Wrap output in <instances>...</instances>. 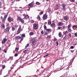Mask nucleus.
Masks as SVG:
<instances>
[{
    "label": "nucleus",
    "instance_id": "f257e3e1",
    "mask_svg": "<svg viewBox=\"0 0 77 77\" xmlns=\"http://www.w3.org/2000/svg\"><path fill=\"white\" fill-rule=\"evenodd\" d=\"M15 38L17 40H18V39H21L20 41V42L21 43V42H22V41H23V39H24V38L22 36H15Z\"/></svg>",
    "mask_w": 77,
    "mask_h": 77
},
{
    "label": "nucleus",
    "instance_id": "f03ea898",
    "mask_svg": "<svg viewBox=\"0 0 77 77\" xmlns=\"http://www.w3.org/2000/svg\"><path fill=\"white\" fill-rule=\"evenodd\" d=\"M17 21H20L22 23H24V20H23L20 17H18L17 18Z\"/></svg>",
    "mask_w": 77,
    "mask_h": 77
},
{
    "label": "nucleus",
    "instance_id": "7ed1b4c3",
    "mask_svg": "<svg viewBox=\"0 0 77 77\" xmlns=\"http://www.w3.org/2000/svg\"><path fill=\"white\" fill-rule=\"evenodd\" d=\"M32 46H33V45H36V40L35 38H33L32 40Z\"/></svg>",
    "mask_w": 77,
    "mask_h": 77
},
{
    "label": "nucleus",
    "instance_id": "20e7f679",
    "mask_svg": "<svg viewBox=\"0 0 77 77\" xmlns=\"http://www.w3.org/2000/svg\"><path fill=\"white\" fill-rule=\"evenodd\" d=\"M62 7H63L62 10L63 11H66V5L65 4L63 3L61 5Z\"/></svg>",
    "mask_w": 77,
    "mask_h": 77
},
{
    "label": "nucleus",
    "instance_id": "39448f33",
    "mask_svg": "<svg viewBox=\"0 0 77 77\" xmlns=\"http://www.w3.org/2000/svg\"><path fill=\"white\" fill-rule=\"evenodd\" d=\"M21 26H20L17 31V34L18 35V34L20 33H21Z\"/></svg>",
    "mask_w": 77,
    "mask_h": 77
},
{
    "label": "nucleus",
    "instance_id": "423d86ee",
    "mask_svg": "<svg viewBox=\"0 0 77 77\" xmlns=\"http://www.w3.org/2000/svg\"><path fill=\"white\" fill-rule=\"evenodd\" d=\"M8 14H6L4 18L2 19V23H4L5 22V21L6 20V19L7 18V17H8Z\"/></svg>",
    "mask_w": 77,
    "mask_h": 77
},
{
    "label": "nucleus",
    "instance_id": "0eeeda50",
    "mask_svg": "<svg viewBox=\"0 0 77 77\" xmlns=\"http://www.w3.org/2000/svg\"><path fill=\"white\" fill-rule=\"evenodd\" d=\"M34 4L33 2H32L31 3L29 4L28 5V8H33V5Z\"/></svg>",
    "mask_w": 77,
    "mask_h": 77
},
{
    "label": "nucleus",
    "instance_id": "6e6552de",
    "mask_svg": "<svg viewBox=\"0 0 77 77\" xmlns=\"http://www.w3.org/2000/svg\"><path fill=\"white\" fill-rule=\"evenodd\" d=\"M8 22H9V23H11L12 21H14V19H13L12 18L9 17L8 19Z\"/></svg>",
    "mask_w": 77,
    "mask_h": 77
},
{
    "label": "nucleus",
    "instance_id": "1a4fd4ad",
    "mask_svg": "<svg viewBox=\"0 0 77 77\" xmlns=\"http://www.w3.org/2000/svg\"><path fill=\"white\" fill-rule=\"evenodd\" d=\"M47 15L46 14H45L43 15V19L44 20H47Z\"/></svg>",
    "mask_w": 77,
    "mask_h": 77
},
{
    "label": "nucleus",
    "instance_id": "9d476101",
    "mask_svg": "<svg viewBox=\"0 0 77 77\" xmlns=\"http://www.w3.org/2000/svg\"><path fill=\"white\" fill-rule=\"evenodd\" d=\"M9 30H10V28H6L4 30V32H5V33H8V32H9Z\"/></svg>",
    "mask_w": 77,
    "mask_h": 77
},
{
    "label": "nucleus",
    "instance_id": "9b49d317",
    "mask_svg": "<svg viewBox=\"0 0 77 77\" xmlns=\"http://www.w3.org/2000/svg\"><path fill=\"white\" fill-rule=\"evenodd\" d=\"M33 27L34 29H38V25L36 24H33Z\"/></svg>",
    "mask_w": 77,
    "mask_h": 77
},
{
    "label": "nucleus",
    "instance_id": "f8f14e48",
    "mask_svg": "<svg viewBox=\"0 0 77 77\" xmlns=\"http://www.w3.org/2000/svg\"><path fill=\"white\" fill-rule=\"evenodd\" d=\"M52 23H53L51 24V27H52L54 28V27H56V25L54 23V21H53Z\"/></svg>",
    "mask_w": 77,
    "mask_h": 77
},
{
    "label": "nucleus",
    "instance_id": "ddd939ff",
    "mask_svg": "<svg viewBox=\"0 0 77 77\" xmlns=\"http://www.w3.org/2000/svg\"><path fill=\"white\" fill-rule=\"evenodd\" d=\"M64 20H65V21H67L68 20V19H69V17H67V16H64L63 17Z\"/></svg>",
    "mask_w": 77,
    "mask_h": 77
},
{
    "label": "nucleus",
    "instance_id": "4468645a",
    "mask_svg": "<svg viewBox=\"0 0 77 77\" xmlns=\"http://www.w3.org/2000/svg\"><path fill=\"white\" fill-rule=\"evenodd\" d=\"M63 25V23H62L61 22H60L58 23V26H62Z\"/></svg>",
    "mask_w": 77,
    "mask_h": 77
},
{
    "label": "nucleus",
    "instance_id": "2eb2a0df",
    "mask_svg": "<svg viewBox=\"0 0 77 77\" xmlns=\"http://www.w3.org/2000/svg\"><path fill=\"white\" fill-rule=\"evenodd\" d=\"M1 27L3 29H5V25L3 23H2L1 25Z\"/></svg>",
    "mask_w": 77,
    "mask_h": 77
},
{
    "label": "nucleus",
    "instance_id": "dca6fc26",
    "mask_svg": "<svg viewBox=\"0 0 77 77\" xmlns=\"http://www.w3.org/2000/svg\"><path fill=\"white\" fill-rule=\"evenodd\" d=\"M7 40H8L7 38H5V39H3V41L2 42V44H5V43L7 41Z\"/></svg>",
    "mask_w": 77,
    "mask_h": 77
},
{
    "label": "nucleus",
    "instance_id": "f3484780",
    "mask_svg": "<svg viewBox=\"0 0 77 77\" xmlns=\"http://www.w3.org/2000/svg\"><path fill=\"white\" fill-rule=\"evenodd\" d=\"M48 23L49 25H51V19H50L48 21Z\"/></svg>",
    "mask_w": 77,
    "mask_h": 77
},
{
    "label": "nucleus",
    "instance_id": "a211bd4d",
    "mask_svg": "<svg viewBox=\"0 0 77 77\" xmlns=\"http://www.w3.org/2000/svg\"><path fill=\"white\" fill-rule=\"evenodd\" d=\"M6 28H10V26H9V24L8 23L6 25Z\"/></svg>",
    "mask_w": 77,
    "mask_h": 77
},
{
    "label": "nucleus",
    "instance_id": "6ab92c4d",
    "mask_svg": "<svg viewBox=\"0 0 77 77\" xmlns=\"http://www.w3.org/2000/svg\"><path fill=\"white\" fill-rule=\"evenodd\" d=\"M18 50H19V48H15V51L18 52Z\"/></svg>",
    "mask_w": 77,
    "mask_h": 77
},
{
    "label": "nucleus",
    "instance_id": "aec40b11",
    "mask_svg": "<svg viewBox=\"0 0 77 77\" xmlns=\"http://www.w3.org/2000/svg\"><path fill=\"white\" fill-rule=\"evenodd\" d=\"M29 35L30 36H31L32 35H34V33H33V32H31L29 33Z\"/></svg>",
    "mask_w": 77,
    "mask_h": 77
},
{
    "label": "nucleus",
    "instance_id": "412c9836",
    "mask_svg": "<svg viewBox=\"0 0 77 77\" xmlns=\"http://www.w3.org/2000/svg\"><path fill=\"white\" fill-rule=\"evenodd\" d=\"M59 36L60 37H61V38H63V36L62 35V34L60 33V32L59 33Z\"/></svg>",
    "mask_w": 77,
    "mask_h": 77
},
{
    "label": "nucleus",
    "instance_id": "4be33fe9",
    "mask_svg": "<svg viewBox=\"0 0 77 77\" xmlns=\"http://www.w3.org/2000/svg\"><path fill=\"white\" fill-rule=\"evenodd\" d=\"M59 7H56V6H55L54 8V9L56 10H58V9H59Z\"/></svg>",
    "mask_w": 77,
    "mask_h": 77
},
{
    "label": "nucleus",
    "instance_id": "5701e85b",
    "mask_svg": "<svg viewBox=\"0 0 77 77\" xmlns=\"http://www.w3.org/2000/svg\"><path fill=\"white\" fill-rule=\"evenodd\" d=\"M68 31L69 32H72V30L71 29V28H68Z\"/></svg>",
    "mask_w": 77,
    "mask_h": 77
},
{
    "label": "nucleus",
    "instance_id": "b1692460",
    "mask_svg": "<svg viewBox=\"0 0 77 77\" xmlns=\"http://www.w3.org/2000/svg\"><path fill=\"white\" fill-rule=\"evenodd\" d=\"M68 36L67 35H65L64 36V37L63 38V39H66V38H67V37Z\"/></svg>",
    "mask_w": 77,
    "mask_h": 77
},
{
    "label": "nucleus",
    "instance_id": "393cba45",
    "mask_svg": "<svg viewBox=\"0 0 77 77\" xmlns=\"http://www.w3.org/2000/svg\"><path fill=\"white\" fill-rule=\"evenodd\" d=\"M46 31H47L48 32H50V31L51 30V29H46Z\"/></svg>",
    "mask_w": 77,
    "mask_h": 77
},
{
    "label": "nucleus",
    "instance_id": "a878e982",
    "mask_svg": "<svg viewBox=\"0 0 77 77\" xmlns=\"http://www.w3.org/2000/svg\"><path fill=\"white\" fill-rule=\"evenodd\" d=\"M21 36H22V37H23V38H25V37H26V35L24 34H22Z\"/></svg>",
    "mask_w": 77,
    "mask_h": 77
},
{
    "label": "nucleus",
    "instance_id": "bb28decb",
    "mask_svg": "<svg viewBox=\"0 0 77 77\" xmlns=\"http://www.w3.org/2000/svg\"><path fill=\"white\" fill-rule=\"evenodd\" d=\"M77 28V25H75L72 27V29H74V28Z\"/></svg>",
    "mask_w": 77,
    "mask_h": 77
},
{
    "label": "nucleus",
    "instance_id": "cd10ccee",
    "mask_svg": "<svg viewBox=\"0 0 77 77\" xmlns=\"http://www.w3.org/2000/svg\"><path fill=\"white\" fill-rule=\"evenodd\" d=\"M12 31H15V27H12Z\"/></svg>",
    "mask_w": 77,
    "mask_h": 77
},
{
    "label": "nucleus",
    "instance_id": "c85d7f7f",
    "mask_svg": "<svg viewBox=\"0 0 77 77\" xmlns=\"http://www.w3.org/2000/svg\"><path fill=\"white\" fill-rule=\"evenodd\" d=\"M24 18H25V19H28L29 18V16L28 15L24 17Z\"/></svg>",
    "mask_w": 77,
    "mask_h": 77
},
{
    "label": "nucleus",
    "instance_id": "c756f323",
    "mask_svg": "<svg viewBox=\"0 0 77 77\" xmlns=\"http://www.w3.org/2000/svg\"><path fill=\"white\" fill-rule=\"evenodd\" d=\"M2 68L3 69H5V68H6V66H5V65H3L2 66Z\"/></svg>",
    "mask_w": 77,
    "mask_h": 77
},
{
    "label": "nucleus",
    "instance_id": "7c9ffc66",
    "mask_svg": "<svg viewBox=\"0 0 77 77\" xmlns=\"http://www.w3.org/2000/svg\"><path fill=\"white\" fill-rule=\"evenodd\" d=\"M18 62V60H17L15 61V62L14 63V64H16Z\"/></svg>",
    "mask_w": 77,
    "mask_h": 77
},
{
    "label": "nucleus",
    "instance_id": "2f4dec72",
    "mask_svg": "<svg viewBox=\"0 0 77 77\" xmlns=\"http://www.w3.org/2000/svg\"><path fill=\"white\" fill-rule=\"evenodd\" d=\"M70 38H71L72 37V35H71V33H69L68 34Z\"/></svg>",
    "mask_w": 77,
    "mask_h": 77
},
{
    "label": "nucleus",
    "instance_id": "473e14b6",
    "mask_svg": "<svg viewBox=\"0 0 77 77\" xmlns=\"http://www.w3.org/2000/svg\"><path fill=\"white\" fill-rule=\"evenodd\" d=\"M71 24H69L68 26V29L70 28V27H71Z\"/></svg>",
    "mask_w": 77,
    "mask_h": 77
},
{
    "label": "nucleus",
    "instance_id": "72a5a7b5",
    "mask_svg": "<svg viewBox=\"0 0 77 77\" xmlns=\"http://www.w3.org/2000/svg\"><path fill=\"white\" fill-rule=\"evenodd\" d=\"M30 22L31 23H34V20H31L30 21Z\"/></svg>",
    "mask_w": 77,
    "mask_h": 77
},
{
    "label": "nucleus",
    "instance_id": "f704fd0d",
    "mask_svg": "<svg viewBox=\"0 0 77 77\" xmlns=\"http://www.w3.org/2000/svg\"><path fill=\"white\" fill-rule=\"evenodd\" d=\"M36 4L38 5H40V3L39 2H37L36 3Z\"/></svg>",
    "mask_w": 77,
    "mask_h": 77
},
{
    "label": "nucleus",
    "instance_id": "c9c22d12",
    "mask_svg": "<svg viewBox=\"0 0 77 77\" xmlns=\"http://www.w3.org/2000/svg\"><path fill=\"white\" fill-rule=\"evenodd\" d=\"M29 44H27L25 48H27V47H29Z\"/></svg>",
    "mask_w": 77,
    "mask_h": 77
},
{
    "label": "nucleus",
    "instance_id": "e433bc0d",
    "mask_svg": "<svg viewBox=\"0 0 77 77\" xmlns=\"http://www.w3.org/2000/svg\"><path fill=\"white\" fill-rule=\"evenodd\" d=\"M38 18L39 20H41V17H40V16H39V15H38Z\"/></svg>",
    "mask_w": 77,
    "mask_h": 77
},
{
    "label": "nucleus",
    "instance_id": "4c0bfd02",
    "mask_svg": "<svg viewBox=\"0 0 77 77\" xmlns=\"http://www.w3.org/2000/svg\"><path fill=\"white\" fill-rule=\"evenodd\" d=\"M44 12H43V11H42L39 14V15H42V14H43Z\"/></svg>",
    "mask_w": 77,
    "mask_h": 77
},
{
    "label": "nucleus",
    "instance_id": "58836bf2",
    "mask_svg": "<svg viewBox=\"0 0 77 77\" xmlns=\"http://www.w3.org/2000/svg\"><path fill=\"white\" fill-rule=\"evenodd\" d=\"M66 75V74H64L63 75L64 77H67V75Z\"/></svg>",
    "mask_w": 77,
    "mask_h": 77
},
{
    "label": "nucleus",
    "instance_id": "ea45409f",
    "mask_svg": "<svg viewBox=\"0 0 77 77\" xmlns=\"http://www.w3.org/2000/svg\"><path fill=\"white\" fill-rule=\"evenodd\" d=\"M47 38L48 39H49L51 38V36H50V35H48L47 36Z\"/></svg>",
    "mask_w": 77,
    "mask_h": 77
},
{
    "label": "nucleus",
    "instance_id": "a19ab883",
    "mask_svg": "<svg viewBox=\"0 0 77 77\" xmlns=\"http://www.w3.org/2000/svg\"><path fill=\"white\" fill-rule=\"evenodd\" d=\"M27 51H28V50H25L23 51V52L24 53H26V52H27Z\"/></svg>",
    "mask_w": 77,
    "mask_h": 77
},
{
    "label": "nucleus",
    "instance_id": "79ce46f5",
    "mask_svg": "<svg viewBox=\"0 0 77 77\" xmlns=\"http://www.w3.org/2000/svg\"><path fill=\"white\" fill-rule=\"evenodd\" d=\"M44 28L45 29H47V26H46V25H44Z\"/></svg>",
    "mask_w": 77,
    "mask_h": 77
},
{
    "label": "nucleus",
    "instance_id": "37998d69",
    "mask_svg": "<svg viewBox=\"0 0 77 77\" xmlns=\"http://www.w3.org/2000/svg\"><path fill=\"white\" fill-rule=\"evenodd\" d=\"M70 1L71 2H75V0H70Z\"/></svg>",
    "mask_w": 77,
    "mask_h": 77
},
{
    "label": "nucleus",
    "instance_id": "c03bdc74",
    "mask_svg": "<svg viewBox=\"0 0 77 77\" xmlns=\"http://www.w3.org/2000/svg\"><path fill=\"white\" fill-rule=\"evenodd\" d=\"M68 33V31H66V32H65L64 33V35H66V33Z\"/></svg>",
    "mask_w": 77,
    "mask_h": 77
},
{
    "label": "nucleus",
    "instance_id": "a18cd8bd",
    "mask_svg": "<svg viewBox=\"0 0 77 77\" xmlns=\"http://www.w3.org/2000/svg\"><path fill=\"white\" fill-rule=\"evenodd\" d=\"M61 28H62V27H61L59 26L58 27V30H60V29H61Z\"/></svg>",
    "mask_w": 77,
    "mask_h": 77
},
{
    "label": "nucleus",
    "instance_id": "49530a36",
    "mask_svg": "<svg viewBox=\"0 0 77 77\" xmlns=\"http://www.w3.org/2000/svg\"><path fill=\"white\" fill-rule=\"evenodd\" d=\"M41 34H44V31L42 30L41 32Z\"/></svg>",
    "mask_w": 77,
    "mask_h": 77
},
{
    "label": "nucleus",
    "instance_id": "de8ad7c7",
    "mask_svg": "<svg viewBox=\"0 0 77 77\" xmlns=\"http://www.w3.org/2000/svg\"><path fill=\"white\" fill-rule=\"evenodd\" d=\"M10 59L11 60H12L13 59V57H10Z\"/></svg>",
    "mask_w": 77,
    "mask_h": 77
},
{
    "label": "nucleus",
    "instance_id": "09e8293b",
    "mask_svg": "<svg viewBox=\"0 0 77 77\" xmlns=\"http://www.w3.org/2000/svg\"><path fill=\"white\" fill-rule=\"evenodd\" d=\"M48 56V54L46 55H45V56H44V57H47V56Z\"/></svg>",
    "mask_w": 77,
    "mask_h": 77
},
{
    "label": "nucleus",
    "instance_id": "8fccbe9b",
    "mask_svg": "<svg viewBox=\"0 0 77 77\" xmlns=\"http://www.w3.org/2000/svg\"><path fill=\"white\" fill-rule=\"evenodd\" d=\"M15 28H16L17 29V27H18V25H16L15 26Z\"/></svg>",
    "mask_w": 77,
    "mask_h": 77
},
{
    "label": "nucleus",
    "instance_id": "3c124183",
    "mask_svg": "<svg viewBox=\"0 0 77 77\" xmlns=\"http://www.w3.org/2000/svg\"><path fill=\"white\" fill-rule=\"evenodd\" d=\"M53 41H57V39H56V38H54V39Z\"/></svg>",
    "mask_w": 77,
    "mask_h": 77
},
{
    "label": "nucleus",
    "instance_id": "603ef678",
    "mask_svg": "<svg viewBox=\"0 0 77 77\" xmlns=\"http://www.w3.org/2000/svg\"><path fill=\"white\" fill-rule=\"evenodd\" d=\"M70 48H71V49H73V48H74V47L73 46H72L70 47Z\"/></svg>",
    "mask_w": 77,
    "mask_h": 77
},
{
    "label": "nucleus",
    "instance_id": "864d4df0",
    "mask_svg": "<svg viewBox=\"0 0 77 77\" xmlns=\"http://www.w3.org/2000/svg\"><path fill=\"white\" fill-rule=\"evenodd\" d=\"M14 56L15 57H17V56H18V54H15V55H14Z\"/></svg>",
    "mask_w": 77,
    "mask_h": 77
},
{
    "label": "nucleus",
    "instance_id": "5fc2aeb1",
    "mask_svg": "<svg viewBox=\"0 0 77 77\" xmlns=\"http://www.w3.org/2000/svg\"><path fill=\"white\" fill-rule=\"evenodd\" d=\"M75 36L77 37V32H76V33L75 34Z\"/></svg>",
    "mask_w": 77,
    "mask_h": 77
},
{
    "label": "nucleus",
    "instance_id": "6e6d98bb",
    "mask_svg": "<svg viewBox=\"0 0 77 77\" xmlns=\"http://www.w3.org/2000/svg\"><path fill=\"white\" fill-rule=\"evenodd\" d=\"M74 51V50L72 51V50H71L70 51V52H71V53H73Z\"/></svg>",
    "mask_w": 77,
    "mask_h": 77
},
{
    "label": "nucleus",
    "instance_id": "4d7b16f0",
    "mask_svg": "<svg viewBox=\"0 0 77 77\" xmlns=\"http://www.w3.org/2000/svg\"><path fill=\"white\" fill-rule=\"evenodd\" d=\"M56 44H57V45H59V43H58V42H57V41L56 42Z\"/></svg>",
    "mask_w": 77,
    "mask_h": 77
},
{
    "label": "nucleus",
    "instance_id": "13d9d810",
    "mask_svg": "<svg viewBox=\"0 0 77 77\" xmlns=\"http://www.w3.org/2000/svg\"><path fill=\"white\" fill-rule=\"evenodd\" d=\"M23 16H24V17H26V16L27 15H26V14H23Z\"/></svg>",
    "mask_w": 77,
    "mask_h": 77
},
{
    "label": "nucleus",
    "instance_id": "bf43d9fd",
    "mask_svg": "<svg viewBox=\"0 0 77 77\" xmlns=\"http://www.w3.org/2000/svg\"><path fill=\"white\" fill-rule=\"evenodd\" d=\"M55 6L56 7H59V5H58V4H56V6Z\"/></svg>",
    "mask_w": 77,
    "mask_h": 77
},
{
    "label": "nucleus",
    "instance_id": "052dcab7",
    "mask_svg": "<svg viewBox=\"0 0 77 77\" xmlns=\"http://www.w3.org/2000/svg\"><path fill=\"white\" fill-rule=\"evenodd\" d=\"M47 34H48V33H47V32H46V33H45V35H47Z\"/></svg>",
    "mask_w": 77,
    "mask_h": 77
},
{
    "label": "nucleus",
    "instance_id": "680f3d73",
    "mask_svg": "<svg viewBox=\"0 0 77 77\" xmlns=\"http://www.w3.org/2000/svg\"><path fill=\"white\" fill-rule=\"evenodd\" d=\"M4 52L5 53H7V51L5 50L4 51Z\"/></svg>",
    "mask_w": 77,
    "mask_h": 77
},
{
    "label": "nucleus",
    "instance_id": "e2e57ef3",
    "mask_svg": "<svg viewBox=\"0 0 77 77\" xmlns=\"http://www.w3.org/2000/svg\"><path fill=\"white\" fill-rule=\"evenodd\" d=\"M65 29V26H64L63 27V29Z\"/></svg>",
    "mask_w": 77,
    "mask_h": 77
},
{
    "label": "nucleus",
    "instance_id": "0e129e2a",
    "mask_svg": "<svg viewBox=\"0 0 77 77\" xmlns=\"http://www.w3.org/2000/svg\"><path fill=\"white\" fill-rule=\"evenodd\" d=\"M1 18L2 19H3V17L2 16H1Z\"/></svg>",
    "mask_w": 77,
    "mask_h": 77
},
{
    "label": "nucleus",
    "instance_id": "69168bd1",
    "mask_svg": "<svg viewBox=\"0 0 77 77\" xmlns=\"http://www.w3.org/2000/svg\"><path fill=\"white\" fill-rule=\"evenodd\" d=\"M17 1L18 2H19V1H20V0H17Z\"/></svg>",
    "mask_w": 77,
    "mask_h": 77
},
{
    "label": "nucleus",
    "instance_id": "338daca9",
    "mask_svg": "<svg viewBox=\"0 0 77 77\" xmlns=\"http://www.w3.org/2000/svg\"><path fill=\"white\" fill-rule=\"evenodd\" d=\"M12 66H13V67H14V65H13Z\"/></svg>",
    "mask_w": 77,
    "mask_h": 77
},
{
    "label": "nucleus",
    "instance_id": "774afa93",
    "mask_svg": "<svg viewBox=\"0 0 77 77\" xmlns=\"http://www.w3.org/2000/svg\"><path fill=\"white\" fill-rule=\"evenodd\" d=\"M49 12H51V10H49Z\"/></svg>",
    "mask_w": 77,
    "mask_h": 77
}]
</instances>
